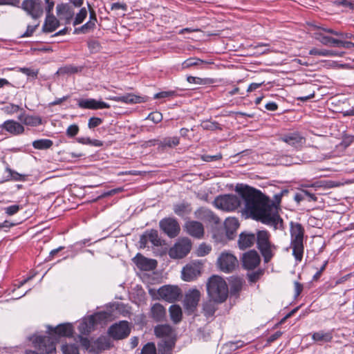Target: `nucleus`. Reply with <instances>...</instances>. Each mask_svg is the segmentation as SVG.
<instances>
[{"label":"nucleus","instance_id":"obj_1","mask_svg":"<svg viewBox=\"0 0 354 354\" xmlns=\"http://www.w3.org/2000/svg\"><path fill=\"white\" fill-rule=\"evenodd\" d=\"M239 196L225 194L217 196L214 206L223 211L232 212L243 205L245 210L257 221L273 225L275 229L282 220L278 216L276 208L260 191L248 185L236 186Z\"/></svg>","mask_w":354,"mask_h":354},{"label":"nucleus","instance_id":"obj_2","mask_svg":"<svg viewBox=\"0 0 354 354\" xmlns=\"http://www.w3.org/2000/svg\"><path fill=\"white\" fill-rule=\"evenodd\" d=\"M73 334L71 324H62L55 328L48 326V335L35 336L32 344L38 354H51L55 351V344L61 337H68Z\"/></svg>","mask_w":354,"mask_h":354},{"label":"nucleus","instance_id":"obj_3","mask_svg":"<svg viewBox=\"0 0 354 354\" xmlns=\"http://www.w3.org/2000/svg\"><path fill=\"white\" fill-rule=\"evenodd\" d=\"M207 290L209 297L215 302H223L228 295V288L225 281L217 275H214L209 279Z\"/></svg>","mask_w":354,"mask_h":354},{"label":"nucleus","instance_id":"obj_4","mask_svg":"<svg viewBox=\"0 0 354 354\" xmlns=\"http://www.w3.org/2000/svg\"><path fill=\"white\" fill-rule=\"evenodd\" d=\"M304 230L301 224L290 223V236L292 254L296 261H301L304 254Z\"/></svg>","mask_w":354,"mask_h":354},{"label":"nucleus","instance_id":"obj_5","mask_svg":"<svg viewBox=\"0 0 354 354\" xmlns=\"http://www.w3.org/2000/svg\"><path fill=\"white\" fill-rule=\"evenodd\" d=\"M270 234L266 230H261L257 234V243L263 260L266 263L269 262L274 255V250L276 249L274 245L270 241Z\"/></svg>","mask_w":354,"mask_h":354},{"label":"nucleus","instance_id":"obj_6","mask_svg":"<svg viewBox=\"0 0 354 354\" xmlns=\"http://www.w3.org/2000/svg\"><path fill=\"white\" fill-rule=\"evenodd\" d=\"M216 266L223 272L231 273L238 268L239 261L233 253L223 251L217 258Z\"/></svg>","mask_w":354,"mask_h":354},{"label":"nucleus","instance_id":"obj_7","mask_svg":"<svg viewBox=\"0 0 354 354\" xmlns=\"http://www.w3.org/2000/svg\"><path fill=\"white\" fill-rule=\"evenodd\" d=\"M21 7L33 19H38L43 15L44 6L41 0H24Z\"/></svg>","mask_w":354,"mask_h":354},{"label":"nucleus","instance_id":"obj_8","mask_svg":"<svg viewBox=\"0 0 354 354\" xmlns=\"http://www.w3.org/2000/svg\"><path fill=\"white\" fill-rule=\"evenodd\" d=\"M131 332L129 322L120 321L111 326L108 330L110 337L114 339H122L129 336Z\"/></svg>","mask_w":354,"mask_h":354},{"label":"nucleus","instance_id":"obj_9","mask_svg":"<svg viewBox=\"0 0 354 354\" xmlns=\"http://www.w3.org/2000/svg\"><path fill=\"white\" fill-rule=\"evenodd\" d=\"M191 248V241L188 239H182L169 250V257L173 259H181L189 252Z\"/></svg>","mask_w":354,"mask_h":354},{"label":"nucleus","instance_id":"obj_10","mask_svg":"<svg viewBox=\"0 0 354 354\" xmlns=\"http://www.w3.org/2000/svg\"><path fill=\"white\" fill-rule=\"evenodd\" d=\"M106 318L104 313H95L88 317H85L80 324L78 329L82 334H88L93 330L95 325Z\"/></svg>","mask_w":354,"mask_h":354},{"label":"nucleus","instance_id":"obj_11","mask_svg":"<svg viewBox=\"0 0 354 354\" xmlns=\"http://www.w3.org/2000/svg\"><path fill=\"white\" fill-rule=\"evenodd\" d=\"M203 264L200 261H194L186 265L182 271V277L184 281H190L201 274Z\"/></svg>","mask_w":354,"mask_h":354},{"label":"nucleus","instance_id":"obj_12","mask_svg":"<svg viewBox=\"0 0 354 354\" xmlns=\"http://www.w3.org/2000/svg\"><path fill=\"white\" fill-rule=\"evenodd\" d=\"M158 294L161 299L169 302H174L178 299L180 290L177 286H164L158 289Z\"/></svg>","mask_w":354,"mask_h":354},{"label":"nucleus","instance_id":"obj_13","mask_svg":"<svg viewBox=\"0 0 354 354\" xmlns=\"http://www.w3.org/2000/svg\"><path fill=\"white\" fill-rule=\"evenodd\" d=\"M201 297L200 292L196 289L189 290L184 299V307L189 314L194 313Z\"/></svg>","mask_w":354,"mask_h":354},{"label":"nucleus","instance_id":"obj_14","mask_svg":"<svg viewBox=\"0 0 354 354\" xmlns=\"http://www.w3.org/2000/svg\"><path fill=\"white\" fill-rule=\"evenodd\" d=\"M241 261L245 269L253 270L259 265L261 259L258 252L252 250L243 254Z\"/></svg>","mask_w":354,"mask_h":354},{"label":"nucleus","instance_id":"obj_15","mask_svg":"<svg viewBox=\"0 0 354 354\" xmlns=\"http://www.w3.org/2000/svg\"><path fill=\"white\" fill-rule=\"evenodd\" d=\"M160 229L171 238L176 237L180 232L178 222L171 218H165L160 221Z\"/></svg>","mask_w":354,"mask_h":354},{"label":"nucleus","instance_id":"obj_16","mask_svg":"<svg viewBox=\"0 0 354 354\" xmlns=\"http://www.w3.org/2000/svg\"><path fill=\"white\" fill-rule=\"evenodd\" d=\"M195 217L209 224L219 223V218L210 209L201 207L194 212Z\"/></svg>","mask_w":354,"mask_h":354},{"label":"nucleus","instance_id":"obj_17","mask_svg":"<svg viewBox=\"0 0 354 354\" xmlns=\"http://www.w3.org/2000/svg\"><path fill=\"white\" fill-rule=\"evenodd\" d=\"M78 106L82 109H109L110 105L104 102L98 101L95 99H80L78 100Z\"/></svg>","mask_w":354,"mask_h":354},{"label":"nucleus","instance_id":"obj_18","mask_svg":"<svg viewBox=\"0 0 354 354\" xmlns=\"http://www.w3.org/2000/svg\"><path fill=\"white\" fill-rule=\"evenodd\" d=\"M185 228L189 235L196 239H201L204 235V227L198 221H187L185 225Z\"/></svg>","mask_w":354,"mask_h":354},{"label":"nucleus","instance_id":"obj_19","mask_svg":"<svg viewBox=\"0 0 354 354\" xmlns=\"http://www.w3.org/2000/svg\"><path fill=\"white\" fill-rule=\"evenodd\" d=\"M0 128L3 130L6 131L12 135L17 136L24 133V126L13 120H8L0 125Z\"/></svg>","mask_w":354,"mask_h":354},{"label":"nucleus","instance_id":"obj_20","mask_svg":"<svg viewBox=\"0 0 354 354\" xmlns=\"http://www.w3.org/2000/svg\"><path fill=\"white\" fill-rule=\"evenodd\" d=\"M57 14L61 20H64L66 24H69L74 16L73 8L68 4H58L57 6Z\"/></svg>","mask_w":354,"mask_h":354},{"label":"nucleus","instance_id":"obj_21","mask_svg":"<svg viewBox=\"0 0 354 354\" xmlns=\"http://www.w3.org/2000/svg\"><path fill=\"white\" fill-rule=\"evenodd\" d=\"M280 139L295 147H300L304 142V138L299 132H290L283 134Z\"/></svg>","mask_w":354,"mask_h":354},{"label":"nucleus","instance_id":"obj_22","mask_svg":"<svg viewBox=\"0 0 354 354\" xmlns=\"http://www.w3.org/2000/svg\"><path fill=\"white\" fill-rule=\"evenodd\" d=\"M109 99L115 102H120L125 104H137L147 101L146 97L136 95L131 93H128L122 96H113Z\"/></svg>","mask_w":354,"mask_h":354},{"label":"nucleus","instance_id":"obj_23","mask_svg":"<svg viewBox=\"0 0 354 354\" xmlns=\"http://www.w3.org/2000/svg\"><path fill=\"white\" fill-rule=\"evenodd\" d=\"M53 9H51L49 12L48 11V4L45 8V10L46 12V18L45 21V24L43 27V30L45 32H53L59 26L58 20L52 15V11Z\"/></svg>","mask_w":354,"mask_h":354},{"label":"nucleus","instance_id":"obj_24","mask_svg":"<svg viewBox=\"0 0 354 354\" xmlns=\"http://www.w3.org/2000/svg\"><path fill=\"white\" fill-rule=\"evenodd\" d=\"M111 347L109 339L104 336L100 337L95 341L92 342L90 351L94 352L96 354L100 353L102 351L106 350Z\"/></svg>","mask_w":354,"mask_h":354},{"label":"nucleus","instance_id":"obj_25","mask_svg":"<svg viewBox=\"0 0 354 354\" xmlns=\"http://www.w3.org/2000/svg\"><path fill=\"white\" fill-rule=\"evenodd\" d=\"M135 262L138 268L144 270H151L156 266L155 260L147 259L141 254L136 255Z\"/></svg>","mask_w":354,"mask_h":354},{"label":"nucleus","instance_id":"obj_26","mask_svg":"<svg viewBox=\"0 0 354 354\" xmlns=\"http://www.w3.org/2000/svg\"><path fill=\"white\" fill-rule=\"evenodd\" d=\"M18 120L28 126L37 127L41 124V119L39 117L26 115L24 110L18 116Z\"/></svg>","mask_w":354,"mask_h":354},{"label":"nucleus","instance_id":"obj_27","mask_svg":"<svg viewBox=\"0 0 354 354\" xmlns=\"http://www.w3.org/2000/svg\"><path fill=\"white\" fill-rule=\"evenodd\" d=\"M255 241L256 237L254 234L241 233L239 235L238 241L239 247L242 250L250 248L254 244Z\"/></svg>","mask_w":354,"mask_h":354},{"label":"nucleus","instance_id":"obj_28","mask_svg":"<svg viewBox=\"0 0 354 354\" xmlns=\"http://www.w3.org/2000/svg\"><path fill=\"white\" fill-rule=\"evenodd\" d=\"M96 21L97 18L95 11L93 10H90L89 21L80 28L75 29V32L76 33H86L90 30H93L95 28Z\"/></svg>","mask_w":354,"mask_h":354},{"label":"nucleus","instance_id":"obj_29","mask_svg":"<svg viewBox=\"0 0 354 354\" xmlns=\"http://www.w3.org/2000/svg\"><path fill=\"white\" fill-rule=\"evenodd\" d=\"M166 315L165 308L161 304L156 303L151 308V316L156 322L164 320Z\"/></svg>","mask_w":354,"mask_h":354},{"label":"nucleus","instance_id":"obj_30","mask_svg":"<svg viewBox=\"0 0 354 354\" xmlns=\"http://www.w3.org/2000/svg\"><path fill=\"white\" fill-rule=\"evenodd\" d=\"M226 234L229 239H232L234 232L238 229L239 223L236 218H227L224 223Z\"/></svg>","mask_w":354,"mask_h":354},{"label":"nucleus","instance_id":"obj_31","mask_svg":"<svg viewBox=\"0 0 354 354\" xmlns=\"http://www.w3.org/2000/svg\"><path fill=\"white\" fill-rule=\"evenodd\" d=\"M154 333L158 337L168 338L171 337L173 334V329L168 324H161L155 327Z\"/></svg>","mask_w":354,"mask_h":354},{"label":"nucleus","instance_id":"obj_32","mask_svg":"<svg viewBox=\"0 0 354 354\" xmlns=\"http://www.w3.org/2000/svg\"><path fill=\"white\" fill-rule=\"evenodd\" d=\"M311 55H319L324 57H343L345 54L344 52H339L331 50H319L317 48H313L309 51Z\"/></svg>","mask_w":354,"mask_h":354},{"label":"nucleus","instance_id":"obj_33","mask_svg":"<svg viewBox=\"0 0 354 354\" xmlns=\"http://www.w3.org/2000/svg\"><path fill=\"white\" fill-rule=\"evenodd\" d=\"M173 209L175 214L180 216H184L192 211L190 205L184 202L175 204Z\"/></svg>","mask_w":354,"mask_h":354},{"label":"nucleus","instance_id":"obj_34","mask_svg":"<svg viewBox=\"0 0 354 354\" xmlns=\"http://www.w3.org/2000/svg\"><path fill=\"white\" fill-rule=\"evenodd\" d=\"M171 319L175 324L179 323L182 319V309L178 305H171L169 309Z\"/></svg>","mask_w":354,"mask_h":354},{"label":"nucleus","instance_id":"obj_35","mask_svg":"<svg viewBox=\"0 0 354 354\" xmlns=\"http://www.w3.org/2000/svg\"><path fill=\"white\" fill-rule=\"evenodd\" d=\"M312 339L316 342H329L333 339V335L331 332H324V330H319L313 334Z\"/></svg>","mask_w":354,"mask_h":354},{"label":"nucleus","instance_id":"obj_36","mask_svg":"<svg viewBox=\"0 0 354 354\" xmlns=\"http://www.w3.org/2000/svg\"><path fill=\"white\" fill-rule=\"evenodd\" d=\"M53 144V141L49 139H40L35 140L32 146L36 149L44 150L50 148Z\"/></svg>","mask_w":354,"mask_h":354},{"label":"nucleus","instance_id":"obj_37","mask_svg":"<svg viewBox=\"0 0 354 354\" xmlns=\"http://www.w3.org/2000/svg\"><path fill=\"white\" fill-rule=\"evenodd\" d=\"M179 144L178 137H168L162 139L160 141V146L162 148L169 147L172 148L177 146Z\"/></svg>","mask_w":354,"mask_h":354},{"label":"nucleus","instance_id":"obj_38","mask_svg":"<svg viewBox=\"0 0 354 354\" xmlns=\"http://www.w3.org/2000/svg\"><path fill=\"white\" fill-rule=\"evenodd\" d=\"M147 238L149 239V241L152 243L153 245L159 246L162 245V241L159 238L157 230H151L149 232H146Z\"/></svg>","mask_w":354,"mask_h":354},{"label":"nucleus","instance_id":"obj_39","mask_svg":"<svg viewBox=\"0 0 354 354\" xmlns=\"http://www.w3.org/2000/svg\"><path fill=\"white\" fill-rule=\"evenodd\" d=\"M325 32L331 34L333 35L337 36L342 39H354V35L349 32H342L339 31H336L332 28H323Z\"/></svg>","mask_w":354,"mask_h":354},{"label":"nucleus","instance_id":"obj_40","mask_svg":"<svg viewBox=\"0 0 354 354\" xmlns=\"http://www.w3.org/2000/svg\"><path fill=\"white\" fill-rule=\"evenodd\" d=\"M63 354H79L78 347L75 344H65L62 346Z\"/></svg>","mask_w":354,"mask_h":354},{"label":"nucleus","instance_id":"obj_41","mask_svg":"<svg viewBox=\"0 0 354 354\" xmlns=\"http://www.w3.org/2000/svg\"><path fill=\"white\" fill-rule=\"evenodd\" d=\"M205 61H203L201 59H198L196 57H191V58L186 59L185 61H184L182 63V68L183 69L188 68H190L194 66H197V65H198L199 63H205Z\"/></svg>","mask_w":354,"mask_h":354},{"label":"nucleus","instance_id":"obj_42","mask_svg":"<svg viewBox=\"0 0 354 354\" xmlns=\"http://www.w3.org/2000/svg\"><path fill=\"white\" fill-rule=\"evenodd\" d=\"M201 127L205 130H210V131H214L216 129H221V127L220 124L216 122H212V121H203L201 124Z\"/></svg>","mask_w":354,"mask_h":354},{"label":"nucleus","instance_id":"obj_43","mask_svg":"<svg viewBox=\"0 0 354 354\" xmlns=\"http://www.w3.org/2000/svg\"><path fill=\"white\" fill-rule=\"evenodd\" d=\"M1 110L6 114L12 115L18 112L19 111H23L24 109L17 104H9L2 107Z\"/></svg>","mask_w":354,"mask_h":354},{"label":"nucleus","instance_id":"obj_44","mask_svg":"<svg viewBox=\"0 0 354 354\" xmlns=\"http://www.w3.org/2000/svg\"><path fill=\"white\" fill-rule=\"evenodd\" d=\"M87 16V10L85 8H82L79 13L75 17L73 21V26H77L83 22V21L86 19Z\"/></svg>","mask_w":354,"mask_h":354},{"label":"nucleus","instance_id":"obj_45","mask_svg":"<svg viewBox=\"0 0 354 354\" xmlns=\"http://www.w3.org/2000/svg\"><path fill=\"white\" fill-rule=\"evenodd\" d=\"M216 307L212 301L207 302L203 305V312L206 317L212 316L215 313Z\"/></svg>","mask_w":354,"mask_h":354},{"label":"nucleus","instance_id":"obj_46","mask_svg":"<svg viewBox=\"0 0 354 354\" xmlns=\"http://www.w3.org/2000/svg\"><path fill=\"white\" fill-rule=\"evenodd\" d=\"M211 250L212 248L210 245L202 243L198 246L196 253L198 257H204L208 254Z\"/></svg>","mask_w":354,"mask_h":354},{"label":"nucleus","instance_id":"obj_47","mask_svg":"<svg viewBox=\"0 0 354 354\" xmlns=\"http://www.w3.org/2000/svg\"><path fill=\"white\" fill-rule=\"evenodd\" d=\"M19 71H20L21 73L25 74L26 75H27L28 77H32L33 78H37V75L39 73L38 70H35V69H32L30 68H26V67L19 68Z\"/></svg>","mask_w":354,"mask_h":354},{"label":"nucleus","instance_id":"obj_48","mask_svg":"<svg viewBox=\"0 0 354 354\" xmlns=\"http://www.w3.org/2000/svg\"><path fill=\"white\" fill-rule=\"evenodd\" d=\"M141 354H156V349L153 343H147L142 349Z\"/></svg>","mask_w":354,"mask_h":354},{"label":"nucleus","instance_id":"obj_49","mask_svg":"<svg viewBox=\"0 0 354 354\" xmlns=\"http://www.w3.org/2000/svg\"><path fill=\"white\" fill-rule=\"evenodd\" d=\"M173 342L171 340H163L158 343L159 351L162 352V349L164 351H169L171 349L173 346Z\"/></svg>","mask_w":354,"mask_h":354},{"label":"nucleus","instance_id":"obj_50","mask_svg":"<svg viewBox=\"0 0 354 354\" xmlns=\"http://www.w3.org/2000/svg\"><path fill=\"white\" fill-rule=\"evenodd\" d=\"M77 71H78V70H77V67H75L73 66H67L60 68L58 70L57 73L58 74H69V73L71 74V73H77Z\"/></svg>","mask_w":354,"mask_h":354},{"label":"nucleus","instance_id":"obj_51","mask_svg":"<svg viewBox=\"0 0 354 354\" xmlns=\"http://www.w3.org/2000/svg\"><path fill=\"white\" fill-rule=\"evenodd\" d=\"M176 95V92L174 91H162L154 95V98H165L171 97Z\"/></svg>","mask_w":354,"mask_h":354},{"label":"nucleus","instance_id":"obj_52","mask_svg":"<svg viewBox=\"0 0 354 354\" xmlns=\"http://www.w3.org/2000/svg\"><path fill=\"white\" fill-rule=\"evenodd\" d=\"M20 209H21V206L18 205H13L5 207L4 211L8 215L12 216L17 213Z\"/></svg>","mask_w":354,"mask_h":354},{"label":"nucleus","instance_id":"obj_53","mask_svg":"<svg viewBox=\"0 0 354 354\" xmlns=\"http://www.w3.org/2000/svg\"><path fill=\"white\" fill-rule=\"evenodd\" d=\"M102 122V120L101 118L97 117H92L88 120V127L90 129H93L101 124Z\"/></svg>","mask_w":354,"mask_h":354},{"label":"nucleus","instance_id":"obj_54","mask_svg":"<svg viewBox=\"0 0 354 354\" xmlns=\"http://www.w3.org/2000/svg\"><path fill=\"white\" fill-rule=\"evenodd\" d=\"M149 120H152L153 122L155 123H158L159 122H160L162 119V113L158 112V111H156V112H152L149 115H148V118H147Z\"/></svg>","mask_w":354,"mask_h":354},{"label":"nucleus","instance_id":"obj_55","mask_svg":"<svg viewBox=\"0 0 354 354\" xmlns=\"http://www.w3.org/2000/svg\"><path fill=\"white\" fill-rule=\"evenodd\" d=\"M79 131V127L76 124L70 125L66 129V134L69 137H74L77 134Z\"/></svg>","mask_w":354,"mask_h":354},{"label":"nucleus","instance_id":"obj_56","mask_svg":"<svg viewBox=\"0 0 354 354\" xmlns=\"http://www.w3.org/2000/svg\"><path fill=\"white\" fill-rule=\"evenodd\" d=\"M222 158V155L221 153H217L214 156L210 155H204L202 157V159L205 162H212L220 160Z\"/></svg>","mask_w":354,"mask_h":354},{"label":"nucleus","instance_id":"obj_57","mask_svg":"<svg viewBox=\"0 0 354 354\" xmlns=\"http://www.w3.org/2000/svg\"><path fill=\"white\" fill-rule=\"evenodd\" d=\"M111 10H122L123 11H126L127 10V6L126 3H124L116 2V3H113L111 4Z\"/></svg>","mask_w":354,"mask_h":354},{"label":"nucleus","instance_id":"obj_58","mask_svg":"<svg viewBox=\"0 0 354 354\" xmlns=\"http://www.w3.org/2000/svg\"><path fill=\"white\" fill-rule=\"evenodd\" d=\"M187 81L190 84H203L205 83V80L201 77L188 76L187 77Z\"/></svg>","mask_w":354,"mask_h":354},{"label":"nucleus","instance_id":"obj_59","mask_svg":"<svg viewBox=\"0 0 354 354\" xmlns=\"http://www.w3.org/2000/svg\"><path fill=\"white\" fill-rule=\"evenodd\" d=\"M279 163L284 165H290L295 163V162L293 161L292 158L284 156L280 158Z\"/></svg>","mask_w":354,"mask_h":354},{"label":"nucleus","instance_id":"obj_60","mask_svg":"<svg viewBox=\"0 0 354 354\" xmlns=\"http://www.w3.org/2000/svg\"><path fill=\"white\" fill-rule=\"evenodd\" d=\"M39 26V24H37L34 26H28L26 31L22 35V37H30L32 35L36 28Z\"/></svg>","mask_w":354,"mask_h":354},{"label":"nucleus","instance_id":"obj_61","mask_svg":"<svg viewBox=\"0 0 354 354\" xmlns=\"http://www.w3.org/2000/svg\"><path fill=\"white\" fill-rule=\"evenodd\" d=\"M295 297H298L303 290V285L298 281L294 282Z\"/></svg>","mask_w":354,"mask_h":354},{"label":"nucleus","instance_id":"obj_62","mask_svg":"<svg viewBox=\"0 0 354 354\" xmlns=\"http://www.w3.org/2000/svg\"><path fill=\"white\" fill-rule=\"evenodd\" d=\"M324 28H318L319 30L315 32L314 33V37L315 38L318 40L319 42L322 43V41H324L322 39L324 38L325 35L322 32H325L324 30H323Z\"/></svg>","mask_w":354,"mask_h":354},{"label":"nucleus","instance_id":"obj_63","mask_svg":"<svg viewBox=\"0 0 354 354\" xmlns=\"http://www.w3.org/2000/svg\"><path fill=\"white\" fill-rule=\"evenodd\" d=\"M80 340L82 346L84 347L86 349L90 351L92 343H91L90 341L86 337H80Z\"/></svg>","mask_w":354,"mask_h":354},{"label":"nucleus","instance_id":"obj_64","mask_svg":"<svg viewBox=\"0 0 354 354\" xmlns=\"http://www.w3.org/2000/svg\"><path fill=\"white\" fill-rule=\"evenodd\" d=\"M344 40L342 38H333L330 46L342 47Z\"/></svg>","mask_w":354,"mask_h":354}]
</instances>
